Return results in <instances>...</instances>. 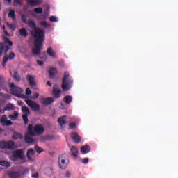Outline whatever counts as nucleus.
Returning <instances> with one entry per match:
<instances>
[{
    "mask_svg": "<svg viewBox=\"0 0 178 178\" xmlns=\"http://www.w3.org/2000/svg\"><path fill=\"white\" fill-rule=\"evenodd\" d=\"M35 38V47L32 49L33 55H40L41 54V48H42V42L45 40V31L41 28H37L36 30L31 32Z\"/></svg>",
    "mask_w": 178,
    "mask_h": 178,
    "instance_id": "1",
    "label": "nucleus"
},
{
    "mask_svg": "<svg viewBox=\"0 0 178 178\" xmlns=\"http://www.w3.org/2000/svg\"><path fill=\"white\" fill-rule=\"evenodd\" d=\"M8 51H9V46L5 44V43H0V56L5 55L2 63L3 67H5L8 59H13L15 56V53H10L9 56H8L6 55Z\"/></svg>",
    "mask_w": 178,
    "mask_h": 178,
    "instance_id": "2",
    "label": "nucleus"
},
{
    "mask_svg": "<svg viewBox=\"0 0 178 178\" xmlns=\"http://www.w3.org/2000/svg\"><path fill=\"white\" fill-rule=\"evenodd\" d=\"M62 81L61 88L63 91H69V89L72 88V86H73V79L70 77V74L68 72L64 73Z\"/></svg>",
    "mask_w": 178,
    "mask_h": 178,
    "instance_id": "3",
    "label": "nucleus"
},
{
    "mask_svg": "<svg viewBox=\"0 0 178 178\" xmlns=\"http://www.w3.org/2000/svg\"><path fill=\"white\" fill-rule=\"evenodd\" d=\"M25 158L26 156L24 155V152L21 149L13 151L12 155L10 156V161H13V162L24 161Z\"/></svg>",
    "mask_w": 178,
    "mask_h": 178,
    "instance_id": "4",
    "label": "nucleus"
},
{
    "mask_svg": "<svg viewBox=\"0 0 178 178\" xmlns=\"http://www.w3.org/2000/svg\"><path fill=\"white\" fill-rule=\"evenodd\" d=\"M10 91L13 95H15V97H18V98H26V95H22L23 89H22L19 87L16 86L15 83H12L10 86Z\"/></svg>",
    "mask_w": 178,
    "mask_h": 178,
    "instance_id": "5",
    "label": "nucleus"
},
{
    "mask_svg": "<svg viewBox=\"0 0 178 178\" xmlns=\"http://www.w3.org/2000/svg\"><path fill=\"white\" fill-rule=\"evenodd\" d=\"M17 147L15 144L14 141H0V149H16Z\"/></svg>",
    "mask_w": 178,
    "mask_h": 178,
    "instance_id": "6",
    "label": "nucleus"
},
{
    "mask_svg": "<svg viewBox=\"0 0 178 178\" xmlns=\"http://www.w3.org/2000/svg\"><path fill=\"white\" fill-rule=\"evenodd\" d=\"M25 102L26 105H28V106H29V108L32 109L33 112L40 111L41 106H40V104H37L35 102L30 99H27V100H25Z\"/></svg>",
    "mask_w": 178,
    "mask_h": 178,
    "instance_id": "7",
    "label": "nucleus"
},
{
    "mask_svg": "<svg viewBox=\"0 0 178 178\" xmlns=\"http://www.w3.org/2000/svg\"><path fill=\"white\" fill-rule=\"evenodd\" d=\"M22 112L25 113L22 115V120L24 122V124H27L29 123V115L31 113L30 109L27 106H22Z\"/></svg>",
    "mask_w": 178,
    "mask_h": 178,
    "instance_id": "8",
    "label": "nucleus"
},
{
    "mask_svg": "<svg viewBox=\"0 0 178 178\" xmlns=\"http://www.w3.org/2000/svg\"><path fill=\"white\" fill-rule=\"evenodd\" d=\"M52 95L54 98H60V95H62V90L58 88V85L55 84L53 86Z\"/></svg>",
    "mask_w": 178,
    "mask_h": 178,
    "instance_id": "9",
    "label": "nucleus"
},
{
    "mask_svg": "<svg viewBox=\"0 0 178 178\" xmlns=\"http://www.w3.org/2000/svg\"><path fill=\"white\" fill-rule=\"evenodd\" d=\"M58 166L60 169H65L67 168V163H66L64 155L58 156Z\"/></svg>",
    "mask_w": 178,
    "mask_h": 178,
    "instance_id": "10",
    "label": "nucleus"
},
{
    "mask_svg": "<svg viewBox=\"0 0 178 178\" xmlns=\"http://www.w3.org/2000/svg\"><path fill=\"white\" fill-rule=\"evenodd\" d=\"M27 80L29 83L30 87L33 88V90H38L37 88V85L35 84V77L33 75H27Z\"/></svg>",
    "mask_w": 178,
    "mask_h": 178,
    "instance_id": "11",
    "label": "nucleus"
},
{
    "mask_svg": "<svg viewBox=\"0 0 178 178\" xmlns=\"http://www.w3.org/2000/svg\"><path fill=\"white\" fill-rule=\"evenodd\" d=\"M44 131V127H42L41 124H37L33 127V132L35 133V136H40V134H42Z\"/></svg>",
    "mask_w": 178,
    "mask_h": 178,
    "instance_id": "12",
    "label": "nucleus"
},
{
    "mask_svg": "<svg viewBox=\"0 0 178 178\" xmlns=\"http://www.w3.org/2000/svg\"><path fill=\"white\" fill-rule=\"evenodd\" d=\"M54 102H55L54 97H44L42 99V104L46 106L51 105V104H54Z\"/></svg>",
    "mask_w": 178,
    "mask_h": 178,
    "instance_id": "13",
    "label": "nucleus"
},
{
    "mask_svg": "<svg viewBox=\"0 0 178 178\" xmlns=\"http://www.w3.org/2000/svg\"><path fill=\"white\" fill-rule=\"evenodd\" d=\"M71 138L74 143L76 144H79L81 141V138H80V136H79V134L74 132L71 134Z\"/></svg>",
    "mask_w": 178,
    "mask_h": 178,
    "instance_id": "14",
    "label": "nucleus"
},
{
    "mask_svg": "<svg viewBox=\"0 0 178 178\" xmlns=\"http://www.w3.org/2000/svg\"><path fill=\"white\" fill-rule=\"evenodd\" d=\"M34 155H35V151H34L33 149H29L26 153V156L29 161H31V162H33V159L31 156H34Z\"/></svg>",
    "mask_w": 178,
    "mask_h": 178,
    "instance_id": "15",
    "label": "nucleus"
},
{
    "mask_svg": "<svg viewBox=\"0 0 178 178\" xmlns=\"http://www.w3.org/2000/svg\"><path fill=\"white\" fill-rule=\"evenodd\" d=\"M91 151V147L88 145H85L81 147V152L83 154H88Z\"/></svg>",
    "mask_w": 178,
    "mask_h": 178,
    "instance_id": "16",
    "label": "nucleus"
},
{
    "mask_svg": "<svg viewBox=\"0 0 178 178\" xmlns=\"http://www.w3.org/2000/svg\"><path fill=\"white\" fill-rule=\"evenodd\" d=\"M72 156L77 158L79 156V149L76 146H72L70 149Z\"/></svg>",
    "mask_w": 178,
    "mask_h": 178,
    "instance_id": "17",
    "label": "nucleus"
},
{
    "mask_svg": "<svg viewBox=\"0 0 178 178\" xmlns=\"http://www.w3.org/2000/svg\"><path fill=\"white\" fill-rule=\"evenodd\" d=\"M58 73V70L55 67H51L49 70V74L50 79H54L55 77V74Z\"/></svg>",
    "mask_w": 178,
    "mask_h": 178,
    "instance_id": "18",
    "label": "nucleus"
},
{
    "mask_svg": "<svg viewBox=\"0 0 178 178\" xmlns=\"http://www.w3.org/2000/svg\"><path fill=\"white\" fill-rule=\"evenodd\" d=\"M66 119V115H63L58 119V122L61 127L67 124V122L65 120Z\"/></svg>",
    "mask_w": 178,
    "mask_h": 178,
    "instance_id": "19",
    "label": "nucleus"
},
{
    "mask_svg": "<svg viewBox=\"0 0 178 178\" xmlns=\"http://www.w3.org/2000/svg\"><path fill=\"white\" fill-rule=\"evenodd\" d=\"M47 54L49 55V56H51V58H56V53L54 51V49H52V47H49L47 50Z\"/></svg>",
    "mask_w": 178,
    "mask_h": 178,
    "instance_id": "20",
    "label": "nucleus"
},
{
    "mask_svg": "<svg viewBox=\"0 0 178 178\" xmlns=\"http://www.w3.org/2000/svg\"><path fill=\"white\" fill-rule=\"evenodd\" d=\"M19 35H21V37H24V38L29 35V33L27 32V29H26V28L19 29Z\"/></svg>",
    "mask_w": 178,
    "mask_h": 178,
    "instance_id": "21",
    "label": "nucleus"
},
{
    "mask_svg": "<svg viewBox=\"0 0 178 178\" xmlns=\"http://www.w3.org/2000/svg\"><path fill=\"white\" fill-rule=\"evenodd\" d=\"M26 24H28L29 27H30L31 29L37 30V25L35 24V22L33 21V19L28 20Z\"/></svg>",
    "mask_w": 178,
    "mask_h": 178,
    "instance_id": "22",
    "label": "nucleus"
},
{
    "mask_svg": "<svg viewBox=\"0 0 178 178\" xmlns=\"http://www.w3.org/2000/svg\"><path fill=\"white\" fill-rule=\"evenodd\" d=\"M10 178H22V174L19 172H13L9 174Z\"/></svg>",
    "mask_w": 178,
    "mask_h": 178,
    "instance_id": "23",
    "label": "nucleus"
},
{
    "mask_svg": "<svg viewBox=\"0 0 178 178\" xmlns=\"http://www.w3.org/2000/svg\"><path fill=\"white\" fill-rule=\"evenodd\" d=\"M9 119H10V120L15 121L16 120V119H17V118H19V113L17 111H15L13 114H10L8 115Z\"/></svg>",
    "mask_w": 178,
    "mask_h": 178,
    "instance_id": "24",
    "label": "nucleus"
},
{
    "mask_svg": "<svg viewBox=\"0 0 178 178\" xmlns=\"http://www.w3.org/2000/svg\"><path fill=\"white\" fill-rule=\"evenodd\" d=\"M65 104H69L73 101V97L70 95H67L63 98Z\"/></svg>",
    "mask_w": 178,
    "mask_h": 178,
    "instance_id": "25",
    "label": "nucleus"
},
{
    "mask_svg": "<svg viewBox=\"0 0 178 178\" xmlns=\"http://www.w3.org/2000/svg\"><path fill=\"white\" fill-rule=\"evenodd\" d=\"M40 3H41L40 2V0H31L30 1H29V5H30L31 6H38Z\"/></svg>",
    "mask_w": 178,
    "mask_h": 178,
    "instance_id": "26",
    "label": "nucleus"
},
{
    "mask_svg": "<svg viewBox=\"0 0 178 178\" xmlns=\"http://www.w3.org/2000/svg\"><path fill=\"white\" fill-rule=\"evenodd\" d=\"M25 141L28 144H33L34 143V139H33V138H31V136H30V135H26L25 136Z\"/></svg>",
    "mask_w": 178,
    "mask_h": 178,
    "instance_id": "27",
    "label": "nucleus"
},
{
    "mask_svg": "<svg viewBox=\"0 0 178 178\" xmlns=\"http://www.w3.org/2000/svg\"><path fill=\"white\" fill-rule=\"evenodd\" d=\"M8 17H11L13 20H16V13H15V10H10L8 13Z\"/></svg>",
    "mask_w": 178,
    "mask_h": 178,
    "instance_id": "28",
    "label": "nucleus"
},
{
    "mask_svg": "<svg viewBox=\"0 0 178 178\" xmlns=\"http://www.w3.org/2000/svg\"><path fill=\"white\" fill-rule=\"evenodd\" d=\"M13 109H15V106L12 104H7L4 108V111H13Z\"/></svg>",
    "mask_w": 178,
    "mask_h": 178,
    "instance_id": "29",
    "label": "nucleus"
},
{
    "mask_svg": "<svg viewBox=\"0 0 178 178\" xmlns=\"http://www.w3.org/2000/svg\"><path fill=\"white\" fill-rule=\"evenodd\" d=\"M23 136L19 133L15 132L12 136L13 140H17L19 138H22Z\"/></svg>",
    "mask_w": 178,
    "mask_h": 178,
    "instance_id": "30",
    "label": "nucleus"
},
{
    "mask_svg": "<svg viewBox=\"0 0 178 178\" xmlns=\"http://www.w3.org/2000/svg\"><path fill=\"white\" fill-rule=\"evenodd\" d=\"M0 165L1 166H5L6 168H10V163L6 161H1Z\"/></svg>",
    "mask_w": 178,
    "mask_h": 178,
    "instance_id": "31",
    "label": "nucleus"
},
{
    "mask_svg": "<svg viewBox=\"0 0 178 178\" xmlns=\"http://www.w3.org/2000/svg\"><path fill=\"white\" fill-rule=\"evenodd\" d=\"M35 149L38 152V154H41V152H44V151H45L44 150V149L39 147L38 145H35Z\"/></svg>",
    "mask_w": 178,
    "mask_h": 178,
    "instance_id": "32",
    "label": "nucleus"
},
{
    "mask_svg": "<svg viewBox=\"0 0 178 178\" xmlns=\"http://www.w3.org/2000/svg\"><path fill=\"white\" fill-rule=\"evenodd\" d=\"M28 133L31 136H35V134H34V132L33 131V124H29L28 126Z\"/></svg>",
    "mask_w": 178,
    "mask_h": 178,
    "instance_id": "33",
    "label": "nucleus"
},
{
    "mask_svg": "<svg viewBox=\"0 0 178 178\" xmlns=\"http://www.w3.org/2000/svg\"><path fill=\"white\" fill-rule=\"evenodd\" d=\"M21 20L22 23H24L25 24H27V23L29 22V21H27V16H26L25 15H21Z\"/></svg>",
    "mask_w": 178,
    "mask_h": 178,
    "instance_id": "34",
    "label": "nucleus"
},
{
    "mask_svg": "<svg viewBox=\"0 0 178 178\" xmlns=\"http://www.w3.org/2000/svg\"><path fill=\"white\" fill-rule=\"evenodd\" d=\"M1 124L2 126H12V124H13V122H12V121L10 120H6L5 122H3Z\"/></svg>",
    "mask_w": 178,
    "mask_h": 178,
    "instance_id": "35",
    "label": "nucleus"
},
{
    "mask_svg": "<svg viewBox=\"0 0 178 178\" xmlns=\"http://www.w3.org/2000/svg\"><path fill=\"white\" fill-rule=\"evenodd\" d=\"M14 80H15L16 81H19L20 80V76H19V74H17V72H15L13 76Z\"/></svg>",
    "mask_w": 178,
    "mask_h": 178,
    "instance_id": "36",
    "label": "nucleus"
},
{
    "mask_svg": "<svg viewBox=\"0 0 178 178\" xmlns=\"http://www.w3.org/2000/svg\"><path fill=\"white\" fill-rule=\"evenodd\" d=\"M3 40H4V41H5V43H6V44H8V45H9L10 47H12V45H13V43H12V41H10V40H9L8 38L4 37V38H3Z\"/></svg>",
    "mask_w": 178,
    "mask_h": 178,
    "instance_id": "37",
    "label": "nucleus"
},
{
    "mask_svg": "<svg viewBox=\"0 0 178 178\" xmlns=\"http://www.w3.org/2000/svg\"><path fill=\"white\" fill-rule=\"evenodd\" d=\"M6 120H8V117H6V115H3L1 117L0 123L2 124L3 123H5V121Z\"/></svg>",
    "mask_w": 178,
    "mask_h": 178,
    "instance_id": "38",
    "label": "nucleus"
},
{
    "mask_svg": "<svg viewBox=\"0 0 178 178\" xmlns=\"http://www.w3.org/2000/svg\"><path fill=\"white\" fill-rule=\"evenodd\" d=\"M40 25L42 26V27H44V29H47V27H49V24L47 23V22H42L40 23Z\"/></svg>",
    "mask_w": 178,
    "mask_h": 178,
    "instance_id": "39",
    "label": "nucleus"
},
{
    "mask_svg": "<svg viewBox=\"0 0 178 178\" xmlns=\"http://www.w3.org/2000/svg\"><path fill=\"white\" fill-rule=\"evenodd\" d=\"M34 12H35V13H42V8L41 7L35 8L34 9Z\"/></svg>",
    "mask_w": 178,
    "mask_h": 178,
    "instance_id": "40",
    "label": "nucleus"
},
{
    "mask_svg": "<svg viewBox=\"0 0 178 178\" xmlns=\"http://www.w3.org/2000/svg\"><path fill=\"white\" fill-rule=\"evenodd\" d=\"M49 20H50V22H58V18L55 16H51L49 17Z\"/></svg>",
    "mask_w": 178,
    "mask_h": 178,
    "instance_id": "41",
    "label": "nucleus"
},
{
    "mask_svg": "<svg viewBox=\"0 0 178 178\" xmlns=\"http://www.w3.org/2000/svg\"><path fill=\"white\" fill-rule=\"evenodd\" d=\"M76 122H72L69 124V129H75Z\"/></svg>",
    "mask_w": 178,
    "mask_h": 178,
    "instance_id": "42",
    "label": "nucleus"
},
{
    "mask_svg": "<svg viewBox=\"0 0 178 178\" xmlns=\"http://www.w3.org/2000/svg\"><path fill=\"white\" fill-rule=\"evenodd\" d=\"M26 95H31V90L29 88L26 89Z\"/></svg>",
    "mask_w": 178,
    "mask_h": 178,
    "instance_id": "43",
    "label": "nucleus"
},
{
    "mask_svg": "<svg viewBox=\"0 0 178 178\" xmlns=\"http://www.w3.org/2000/svg\"><path fill=\"white\" fill-rule=\"evenodd\" d=\"M88 161H90V159L88 158H84V159H83L82 162L84 164H87V163H88Z\"/></svg>",
    "mask_w": 178,
    "mask_h": 178,
    "instance_id": "44",
    "label": "nucleus"
},
{
    "mask_svg": "<svg viewBox=\"0 0 178 178\" xmlns=\"http://www.w3.org/2000/svg\"><path fill=\"white\" fill-rule=\"evenodd\" d=\"M32 177L33 178H38V177H40V175L38 174V172H36L35 174H32Z\"/></svg>",
    "mask_w": 178,
    "mask_h": 178,
    "instance_id": "45",
    "label": "nucleus"
},
{
    "mask_svg": "<svg viewBox=\"0 0 178 178\" xmlns=\"http://www.w3.org/2000/svg\"><path fill=\"white\" fill-rule=\"evenodd\" d=\"M14 2H15L17 5H22V0H14Z\"/></svg>",
    "mask_w": 178,
    "mask_h": 178,
    "instance_id": "46",
    "label": "nucleus"
},
{
    "mask_svg": "<svg viewBox=\"0 0 178 178\" xmlns=\"http://www.w3.org/2000/svg\"><path fill=\"white\" fill-rule=\"evenodd\" d=\"M37 63L39 64L40 66H42V65H44V61L38 60Z\"/></svg>",
    "mask_w": 178,
    "mask_h": 178,
    "instance_id": "47",
    "label": "nucleus"
},
{
    "mask_svg": "<svg viewBox=\"0 0 178 178\" xmlns=\"http://www.w3.org/2000/svg\"><path fill=\"white\" fill-rule=\"evenodd\" d=\"M38 97H40V94L35 93V94L34 95L33 98H34V99H37V98H38Z\"/></svg>",
    "mask_w": 178,
    "mask_h": 178,
    "instance_id": "48",
    "label": "nucleus"
},
{
    "mask_svg": "<svg viewBox=\"0 0 178 178\" xmlns=\"http://www.w3.org/2000/svg\"><path fill=\"white\" fill-rule=\"evenodd\" d=\"M65 176H66V177H70V176H71L70 172H66V173H65Z\"/></svg>",
    "mask_w": 178,
    "mask_h": 178,
    "instance_id": "49",
    "label": "nucleus"
},
{
    "mask_svg": "<svg viewBox=\"0 0 178 178\" xmlns=\"http://www.w3.org/2000/svg\"><path fill=\"white\" fill-rule=\"evenodd\" d=\"M47 86H49V87H51V86H52V83L49 81L47 82Z\"/></svg>",
    "mask_w": 178,
    "mask_h": 178,
    "instance_id": "50",
    "label": "nucleus"
},
{
    "mask_svg": "<svg viewBox=\"0 0 178 178\" xmlns=\"http://www.w3.org/2000/svg\"><path fill=\"white\" fill-rule=\"evenodd\" d=\"M4 34H5L6 35H9V33H8V31H4Z\"/></svg>",
    "mask_w": 178,
    "mask_h": 178,
    "instance_id": "51",
    "label": "nucleus"
},
{
    "mask_svg": "<svg viewBox=\"0 0 178 178\" xmlns=\"http://www.w3.org/2000/svg\"><path fill=\"white\" fill-rule=\"evenodd\" d=\"M18 105L19 106L23 105V102H18Z\"/></svg>",
    "mask_w": 178,
    "mask_h": 178,
    "instance_id": "52",
    "label": "nucleus"
},
{
    "mask_svg": "<svg viewBox=\"0 0 178 178\" xmlns=\"http://www.w3.org/2000/svg\"><path fill=\"white\" fill-rule=\"evenodd\" d=\"M8 3H12V0H6Z\"/></svg>",
    "mask_w": 178,
    "mask_h": 178,
    "instance_id": "53",
    "label": "nucleus"
},
{
    "mask_svg": "<svg viewBox=\"0 0 178 178\" xmlns=\"http://www.w3.org/2000/svg\"><path fill=\"white\" fill-rule=\"evenodd\" d=\"M0 133H2V129L0 128Z\"/></svg>",
    "mask_w": 178,
    "mask_h": 178,
    "instance_id": "54",
    "label": "nucleus"
},
{
    "mask_svg": "<svg viewBox=\"0 0 178 178\" xmlns=\"http://www.w3.org/2000/svg\"><path fill=\"white\" fill-rule=\"evenodd\" d=\"M3 30H5V26H3Z\"/></svg>",
    "mask_w": 178,
    "mask_h": 178,
    "instance_id": "55",
    "label": "nucleus"
},
{
    "mask_svg": "<svg viewBox=\"0 0 178 178\" xmlns=\"http://www.w3.org/2000/svg\"><path fill=\"white\" fill-rule=\"evenodd\" d=\"M1 80H2V78H1V76H0V81H1Z\"/></svg>",
    "mask_w": 178,
    "mask_h": 178,
    "instance_id": "56",
    "label": "nucleus"
}]
</instances>
